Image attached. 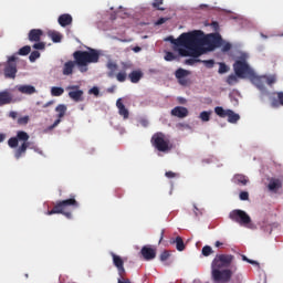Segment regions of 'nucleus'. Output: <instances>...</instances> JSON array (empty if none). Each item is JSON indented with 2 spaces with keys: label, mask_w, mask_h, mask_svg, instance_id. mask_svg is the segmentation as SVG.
Here are the masks:
<instances>
[{
  "label": "nucleus",
  "mask_w": 283,
  "mask_h": 283,
  "mask_svg": "<svg viewBox=\"0 0 283 283\" xmlns=\"http://www.w3.org/2000/svg\"><path fill=\"white\" fill-rule=\"evenodd\" d=\"M55 112L57 113V119L49 127V129H54V127H59L61 124V119L64 118L66 112H67V106L65 104H59L55 107Z\"/></svg>",
  "instance_id": "15"
},
{
  "label": "nucleus",
  "mask_w": 283,
  "mask_h": 283,
  "mask_svg": "<svg viewBox=\"0 0 283 283\" xmlns=\"http://www.w3.org/2000/svg\"><path fill=\"white\" fill-rule=\"evenodd\" d=\"M184 48H180L178 50L180 56H192L193 59H198L199 56L202 55V51H200V48H193V49H187L186 46Z\"/></svg>",
  "instance_id": "16"
},
{
  "label": "nucleus",
  "mask_w": 283,
  "mask_h": 283,
  "mask_svg": "<svg viewBox=\"0 0 283 283\" xmlns=\"http://www.w3.org/2000/svg\"><path fill=\"white\" fill-rule=\"evenodd\" d=\"M201 253L205 258H209L213 253V249L210 245H205L201 250Z\"/></svg>",
  "instance_id": "36"
},
{
  "label": "nucleus",
  "mask_w": 283,
  "mask_h": 283,
  "mask_svg": "<svg viewBox=\"0 0 283 283\" xmlns=\"http://www.w3.org/2000/svg\"><path fill=\"white\" fill-rule=\"evenodd\" d=\"M106 67L108 70L107 76L109 78H114V76L116 75V71L118 70V64L113 61H108Z\"/></svg>",
  "instance_id": "27"
},
{
  "label": "nucleus",
  "mask_w": 283,
  "mask_h": 283,
  "mask_svg": "<svg viewBox=\"0 0 283 283\" xmlns=\"http://www.w3.org/2000/svg\"><path fill=\"white\" fill-rule=\"evenodd\" d=\"M221 48H222V52H229L232 46H231V43L223 41V44L221 45Z\"/></svg>",
  "instance_id": "49"
},
{
  "label": "nucleus",
  "mask_w": 283,
  "mask_h": 283,
  "mask_svg": "<svg viewBox=\"0 0 283 283\" xmlns=\"http://www.w3.org/2000/svg\"><path fill=\"white\" fill-rule=\"evenodd\" d=\"M116 78L119 83H125L127 81V73H125V71H120L117 73Z\"/></svg>",
  "instance_id": "37"
},
{
  "label": "nucleus",
  "mask_w": 283,
  "mask_h": 283,
  "mask_svg": "<svg viewBox=\"0 0 283 283\" xmlns=\"http://www.w3.org/2000/svg\"><path fill=\"white\" fill-rule=\"evenodd\" d=\"M252 83L253 85H255V87L258 88L259 92H261V99L263 98V96H269V90H266V80L264 76H254L252 78Z\"/></svg>",
  "instance_id": "13"
},
{
  "label": "nucleus",
  "mask_w": 283,
  "mask_h": 283,
  "mask_svg": "<svg viewBox=\"0 0 283 283\" xmlns=\"http://www.w3.org/2000/svg\"><path fill=\"white\" fill-rule=\"evenodd\" d=\"M53 103H54V102L50 101V102L45 103V104L43 105V107H44V108H45V107H50V105H53Z\"/></svg>",
  "instance_id": "60"
},
{
  "label": "nucleus",
  "mask_w": 283,
  "mask_h": 283,
  "mask_svg": "<svg viewBox=\"0 0 283 283\" xmlns=\"http://www.w3.org/2000/svg\"><path fill=\"white\" fill-rule=\"evenodd\" d=\"M30 123V116L25 115L18 118V125H28Z\"/></svg>",
  "instance_id": "41"
},
{
  "label": "nucleus",
  "mask_w": 283,
  "mask_h": 283,
  "mask_svg": "<svg viewBox=\"0 0 283 283\" xmlns=\"http://www.w3.org/2000/svg\"><path fill=\"white\" fill-rule=\"evenodd\" d=\"M74 61L70 60L64 63L62 67L63 76H72L74 69L80 67V72H87L90 63H98L101 59V51L87 48V51H75L73 53Z\"/></svg>",
  "instance_id": "2"
},
{
  "label": "nucleus",
  "mask_w": 283,
  "mask_h": 283,
  "mask_svg": "<svg viewBox=\"0 0 283 283\" xmlns=\"http://www.w3.org/2000/svg\"><path fill=\"white\" fill-rule=\"evenodd\" d=\"M88 93L94 94V96H98V94H101V91L98 90V87L94 86L88 91Z\"/></svg>",
  "instance_id": "51"
},
{
  "label": "nucleus",
  "mask_w": 283,
  "mask_h": 283,
  "mask_svg": "<svg viewBox=\"0 0 283 283\" xmlns=\"http://www.w3.org/2000/svg\"><path fill=\"white\" fill-rule=\"evenodd\" d=\"M233 262V255L231 254H219L212 261V269H226Z\"/></svg>",
  "instance_id": "9"
},
{
  "label": "nucleus",
  "mask_w": 283,
  "mask_h": 283,
  "mask_svg": "<svg viewBox=\"0 0 283 283\" xmlns=\"http://www.w3.org/2000/svg\"><path fill=\"white\" fill-rule=\"evenodd\" d=\"M41 57V53L39 51H33L31 52L29 60L31 63H34V61H36V59Z\"/></svg>",
  "instance_id": "38"
},
{
  "label": "nucleus",
  "mask_w": 283,
  "mask_h": 283,
  "mask_svg": "<svg viewBox=\"0 0 283 283\" xmlns=\"http://www.w3.org/2000/svg\"><path fill=\"white\" fill-rule=\"evenodd\" d=\"M221 268H212V280L214 282L227 283L231 282L233 272L231 270H220Z\"/></svg>",
  "instance_id": "8"
},
{
  "label": "nucleus",
  "mask_w": 283,
  "mask_h": 283,
  "mask_svg": "<svg viewBox=\"0 0 283 283\" xmlns=\"http://www.w3.org/2000/svg\"><path fill=\"white\" fill-rule=\"evenodd\" d=\"M165 176L166 178H176L178 174L170 170V171H166Z\"/></svg>",
  "instance_id": "53"
},
{
  "label": "nucleus",
  "mask_w": 283,
  "mask_h": 283,
  "mask_svg": "<svg viewBox=\"0 0 283 283\" xmlns=\"http://www.w3.org/2000/svg\"><path fill=\"white\" fill-rule=\"evenodd\" d=\"M30 135L25 130H18L15 137H11L8 140L9 147L11 149H15L19 147V143H22L21 146L15 150L14 158L19 160L21 156H24L25 151H28V147H30Z\"/></svg>",
  "instance_id": "3"
},
{
  "label": "nucleus",
  "mask_w": 283,
  "mask_h": 283,
  "mask_svg": "<svg viewBox=\"0 0 283 283\" xmlns=\"http://www.w3.org/2000/svg\"><path fill=\"white\" fill-rule=\"evenodd\" d=\"M151 145L155 147V149H157V151H161L163 154L171 151V144L163 133H156L153 135Z\"/></svg>",
  "instance_id": "5"
},
{
  "label": "nucleus",
  "mask_w": 283,
  "mask_h": 283,
  "mask_svg": "<svg viewBox=\"0 0 283 283\" xmlns=\"http://www.w3.org/2000/svg\"><path fill=\"white\" fill-rule=\"evenodd\" d=\"M143 258L147 261L154 260L156 258V250L150 247H143L140 251Z\"/></svg>",
  "instance_id": "21"
},
{
  "label": "nucleus",
  "mask_w": 283,
  "mask_h": 283,
  "mask_svg": "<svg viewBox=\"0 0 283 283\" xmlns=\"http://www.w3.org/2000/svg\"><path fill=\"white\" fill-rule=\"evenodd\" d=\"M229 72V66L224 63L219 64V74H227Z\"/></svg>",
  "instance_id": "44"
},
{
  "label": "nucleus",
  "mask_w": 283,
  "mask_h": 283,
  "mask_svg": "<svg viewBox=\"0 0 283 283\" xmlns=\"http://www.w3.org/2000/svg\"><path fill=\"white\" fill-rule=\"evenodd\" d=\"M242 260L244 261V262H249V259L247 258V256H242Z\"/></svg>",
  "instance_id": "63"
},
{
  "label": "nucleus",
  "mask_w": 283,
  "mask_h": 283,
  "mask_svg": "<svg viewBox=\"0 0 283 283\" xmlns=\"http://www.w3.org/2000/svg\"><path fill=\"white\" fill-rule=\"evenodd\" d=\"M30 52H32V48L30 45H24L18 51V54L19 56H28Z\"/></svg>",
  "instance_id": "34"
},
{
  "label": "nucleus",
  "mask_w": 283,
  "mask_h": 283,
  "mask_svg": "<svg viewBox=\"0 0 283 283\" xmlns=\"http://www.w3.org/2000/svg\"><path fill=\"white\" fill-rule=\"evenodd\" d=\"M170 114L176 118H187V116H189V109L184 106H176L171 109Z\"/></svg>",
  "instance_id": "18"
},
{
  "label": "nucleus",
  "mask_w": 283,
  "mask_h": 283,
  "mask_svg": "<svg viewBox=\"0 0 283 283\" xmlns=\"http://www.w3.org/2000/svg\"><path fill=\"white\" fill-rule=\"evenodd\" d=\"M66 91L69 92V97L71 101H74V103H83L85 98L83 97V90H81V86L78 85H70L66 87Z\"/></svg>",
  "instance_id": "12"
},
{
  "label": "nucleus",
  "mask_w": 283,
  "mask_h": 283,
  "mask_svg": "<svg viewBox=\"0 0 283 283\" xmlns=\"http://www.w3.org/2000/svg\"><path fill=\"white\" fill-rule=\"evenodd\" d=\"M17 56L12 55L4 65V76L6 78H17Z\"/></svg>",
  "instance_id": "10"
},
{
  "label": "nucleus",
  "mask_w": 283,
  "mask_h": 283,
  "mask_svg": "<svg viewBox=\"0 0 283 283\" xmlns=\"http://www.w3.org/2000/svg\"><path fill=\"white\" fill-rule=\"evenodd\" d=\"M64 93H65V90L63 87L53 86L51 88V94L53 96H63Z\"/></svg>",
  "instance_id": "33"
},
{
  "label": "nucleus",
  "mask_w": 283,
  "mask_h": 283,
  "mask_svg": "<svg viewBox=\"0 0 283 283\" xmlns=\"http://www.w3.org/2000/svg\"><path fill=\"white\" fill-rule=\"evenodd\" d=\"M273 94L277 97V99H272L271 107H273V109H277L280 105L283 107V92H275Z\"/></svg>",
  "instance_id": "25"
},
{
  "label": "nucleus",
  "mask_w": 283,
  "mask_h": 283,
  "mask_svg": "<svg viewBox=\"0 0 283 283\" xmlns=\"http://www.w3.org/2000/svg\"><path fill=\"white\" fill-rule=\"evenodd\" d=\"M164 1L163 0H155L153 2V8H155V10H160L161 12H164L165 8L160 7L163 6Z\"/></svg>",
  "instance_id": "39"
},
{
  "label": "nucleus",
  "mask_w": 283,
  "mask_h": 283,
  "mask_svg": "<svg viewBox=\"0 0 283 283\" xmlns=\"http://www.w3.org/2000/svg\"><path fill=\"white\" fill-rule=\"evenodd\" d=\"M233 180H234L235 185L247 186L249 184V178H247V176H244V175H235L233 177Z\"/></svg>",
  "instance_id": "29"
},
{
  "label": "nucleus",
  "mask_w": 283,
  "mask_h": 283,
  "mask_svg": "<svg viewBox=\"0 0 283 283\" xmlns=\"http://www.w3.org/2000/svg\"><path fill=\"white\" fill-rule=\"evenodd\" d=\"M229 218L232 222H237V224H240L241 227H249V224H251V217L240 209L232 210L229 213Z\"/></svg>",
  "instance_id": "6"
},
{
  "label": "nucleus",
  "mask_w": 283,
  "mask_h": 283,
  "mask_svg": "<svg viewBox=\"0 0 283 283\" xmlns=\"http://www.w3.org/2000/svg\"><path fill=\"white\" fill-rule=\"evenodd\" d=\"M228 85H234V83H238V76L231 74L227 77Z\"/></svg>",
  "instance_id": "43"
},
{
  "label": "nucleus",
  "mask_w": 283,
  "mask_h": 283,
  "mask_svg": "<svg viewBox=\"0 0 283 283\" xmlns=\"http://www.w3.org/2000/svg\"><path fill=\"white\" fill-rule=\"evenodd\" d=\"M165 61H176V54L174 52H166Z\"/></svg>",
  "instance_id": "47"
},
{
  "label": "nucleus",
  "mask_w": 283,
  "mask_h": 283,
  "mask_svg": "<svg viewBox=\"0 0 283 283\" xmlns=\"http://www.w3.org/2000/svg\"><path fill=\"white\" fill-rule=\"evenodd\" d=\"M69 207L78 208V201L74 199V196L70 199L57 201L56 205L46 212V216H54L55 213H61L65 216L69 220H72V212L67 211Z\"/></svg>",
  "instance_id": "4"
},
{
  "label": "nucleus",
  "mask_w": 283,
  "mask_h": 283,
  "mask_svg": "<svg viewBox=\"0 0 283 283\" xmlns=\"http://www.w3.org/2000/svg\"><path fill=\"white\" fill-rule=\"evenodd\" d=\"M239 198L240 200H249V193L247 191H241Z\"/></svg>",
  "instance_id": "50"
},
{
  "label": "nucleus",
  "mask_w": 283,
  "mask_h": 283,
  "mask_svg": "<svg viewBox=\"0 0 283 283\" xmlns=\"http://www.w3.org/2000/svg\"><path fill=\"white\" fill-rule=\"evenodd\" d=\"M6 140V134L1 133L0 134V143H3Z\"/></svg>",
  "instance_id": "59"
},
{
  "label": "nucleus",
  "mask_w": 283,
  "mask_h": 283,
  "mask_svg": "<svg viewBox=\"0 0 283 283\" xmlns=\"http://www.w3.org/2000/svg\"><path fill=\"white\" fill-rule=\"evenodd\" d=\"M143 50V48H140V46H134L133 48V52H135V53H138V52H140Z\"/></svg>",
  "instance_id": "57"
},
{
  "label": "nucleus",
  "mask_w": 283,
  "mask_h": 283,
  "mask_svg": "<svg viewBox=\"0 0 283 283\" xmlns=\"http://www.w3.org/2000/svg\"><path fill=\"white\" fill-rule=\"evenodd\" d=\"M143 76H144V74H143V71H140V70L133 71L128 74V78H129L130 83H139L140 78H143Z\"/></svg>",
  "instance_id": "26"
},
{
  "label": "nucleus",
  "mask_w": 283,
  "mask_h": 283,
  "mask_svg": "<svg viewBox=\"0 0 283 283\" xmlns=\"http://www.w3.org/2000/svg\"><path fill=\"white\" fill-rule=\"evenodd\" d=\"M200 63H203V65H206V67L208 70H211V67H213V65H216V61H213V60H201Z\"/></svg>",
  "instance_id": "40"
},
{
  "label": "nucleus",
  "mask_w": 283,
  "mask_h": 283,
  "mask_svg": "<svg viewBox=\"0 0 283 283\" xmlns=\"http://www.w3.org/2000/svg\"><path fill=\"white\" fill-rule=\"evenodd\" d=\"M117 283H132V281H129V279H124V276L120 279H118Z\"/></svg>",
  "instance_id": "55"
},
{
  "label": "nucleus",
  "mask_w": 283,
  "mask_h": 283,
  "mask_svg": "<svg viewBox=\"0 0 283 283\" xmlns=\"http://www.w3.org/2000/svg\"><path fill=\"white\" fill-rule=\"evenodd\" d=\"M133 65L129 62H122V72L127 73V70H132Z\"/></svg>",
  "instance_id": "46"
},
{
  "label": "nucleus",
  "mask_w": 283,
  "mask_h": 283,
  "mask_svg": "<svg viewBox=\"0 0 283 283\" xmlns=\"http://www.w3.org/2000/svg\"><path fill=\"white\" fill-rule=\"evenodd\" d=\"M171 43L177 48H187V50L202 48V45H208L209 50H216V48H222L224 40L220 33L202 36V31H192L180 34L178 39H171Z\"/></svg>",
  "instance_id": "1"
},
{
  "label": "nucleus",
  "mask_w": 283,
  "mask_h": 283,
  "mask_svg": "<svg viewBox=\"0 0 283 283\" xmlns=\"http://www.w3.org/2000/svg\"><path fill=\"white\" fill-rule=\"evenodd\" d=\"M50 39H52L53 43H61V40L63 39V35L56 31L49 32Z\"/></svg>",
  "instance_id": "30"
},
{
  "label": "nucleus",
  "mask_w": 283,
  "mask_h": 283,
  "mask_svg": "<svg viewBox=\"0 0 283 283\" xmlns=\"http://www.w3.org/2000/svg\"><path fill=\"white\" fill-rule=\"evenodd\" d=\"M249 264H259L256 263V261H253V260H248Z\"/></svg>",
  "instance_id": "62"
},
{
  "label": "nucleus",
  "mask_w": 283,
  "mask_h": 283,
  "mask_svg": "<svg viewBox=\"0 0 283 283\" xmlns=\"http://www.w3.org/2000/svg\"><path fill=\"white\" fill-rule=\"evenodd\" d=\"M18 92H21V94H36V88L32 85H20L18 86Z\"/></svg>",
  "instance_id": "28"
},
{
  "label": "nucleus",
  "mask_w": 283,
  "mask_h": 283,
  "mask_svg": "<svg viewBox=\"0 0 283 283\" xmlns=\"http://www.w3.org/2000/svg\"><path fill=\"white\" fill-rule=\"evenodd\" d=\"M165 238V230H161V233H160V239H159V243L163 242V239Z\"/></svg>",
  "instance_id": "58"
},
{
  "label": "nucleus",
  "mask_w": 283,
  "mask_h": 283,
  "mask_svg": "<svg viewBox=\"0 0 283 283\" xmlns=\"http://www.w3.org/2000/svg\"><path fill=\"white\" fill-rule=\"evenodd\" d=\"M14 103V97L12 96V93L10 90H4L0 92V107H3V105H10Z\"/></svg>",
  "instance_id": "17"
},
{
  "label": "nucleus",
  "mask_w": 283,
  "mask_h": 283,
  "mask_svg": "<svg viewBox=\"0 0 283 283\" xmlns=\"http://www.w3.org/2000/svg\"><path fill=\"white\" fill-rule=\"evenodd\" d=\"M72 21L73 19L70 13L61 14L57 19V23H60L62 28H67V25H72Z\"/></svg>",
  "instance_id": "24"
},
{
  "label": "nucleus",
  "mask_w": 283,
  "mask_h": 283,
  "mask_svg": "<svg viewBox=\"0 0 283 283\" xmlns=\"http://www.w3.org/2000/svg\"><path fill=\"white\" fill-rule=\"evenodd\" d=\"M42 36H43V30L41 29H32L29 31V34H28V39L31 43H39Z\"/></svg>",
  "instance_id": "19"
},
{
  "label": "nucleus",
  "mask_w": 283,
  "mask_h": 283,
  "mask_svg": "<svg viewBox=\"0 0 283 283\" xmlns=\"http://www.w3.org/2000/svg\"><path fill=\"white\" fill-rule=\"evenodd\" d=\"M111 255L113 259V264L118 271V275L120 277H125V261H123V258H120L118 254H115L114 252H112Z\"/></svg>",
  "instance_id": "14"
},
{
  "label": "nucleus",
  "mask_w": 283,
  "mask_h": 283,
  "mask_svg": "<svg viewBox=\"0 0 283 283\" xmlns=\"http://www.w3.org/2000/svg\"><path fill=\"white\" fill-rule=\"evenodd\" d=\"M18 116H19V113H17L14 111H11L9 113V118H12V120H17Z\"/></svg>",
  "instance_id": "54"
},
{
  "label": "nucleus",
  "mask_w": 283,
  "mask_h": 283,
  "mask_svg": "<svg viewBox=\"0 0 283 283\" xmlns=\"http://www.w3.org/2000/svg\"><path fill=\"white\" fill-rule=\"evenodd\" d=\"M167 18H160L155 22V25H163L164 23H167Z\"/></svg>",
  "instance_id": "52"
},
{
  "label": "nucleus",
  "mask_w": 283,
  "mask_h": 283,
  "mask_svg": "<svg viewBox=\"0 0 283 283\" xmlns=\"http://www.w3.org/2000/svg\"><path fill=\"white\" fill-rule=\"evenodd\" d=\"M234 73L239 78H244L251 74V67L245 61L239 60L234 63Z\"/></svg>",
  "instance_id": "11"
},
{
  "label": "nucleus",
  "mask_w": 283,
  "mask_h": 283,
  "mask_svg": "<svg viewBox=\"0 0 283 283\" xmlns=\"http://www.w3.org/2000/svg\"><path fill=\"white\" fill-rule=\"evenodd\" d=\"M264 78H265V83L270 86L275 85V83H277V76L275 75H270V76L264 75Z\"/></svg>",
  "instance_id": "35"
},
{
  "label": "nucleus",
  "mask_w": 283,
  "mask_h": 283,
  "mask_svg": "<svg viewBox=\"0 0 283 283\" xmlns=\"http://www.w3.org/2000/svg\"><path fill=\"white\" fill-rule=\"evenodd\" d=\"M214 114L220 118H228V123L235 124L240 120V114H237L231 109H223L222 106L214 107Z\"/></svg>",
  "instance_id": "7"
},
{
  "label": "nucleus",
  "mask_w": 283,
  "mask_h": 283,
  "mask_svg": "<svg viewBox=\"0 0 283 283\" xmlns=\"http://www.w3.org/2000/svg\"><path fill=\"white\" fill-rule=\"evenodd\" d=\"M33 50H45V42H36L33 44Z\"/></svg>",
  "instance_id": "45"
},
{
  "label": "nucleus",
  "mask_w": 283,
  "mask_h": 283,
  "mask_svg": "<svg viewBox=\"0 0 283 283\" xmlns=\"http://www.w3.org/2000/svg\"><path fill=\"white\" fill-rule=\"evenodd\" d=\"M169 251H164L161 254H160V261L161 262H167V260H169Z\"/></svg>",
  "instance_id": "48"
},
{
  "label": "nucleus",
  "mask_w": 283,
  "mask_h": 283,
  "mask_svg": "<svg viewBox=\"0 0 283 283\" xmlns=\"http://www.w3.org/2000/svg\"><path fill=\"white\" fill-rule=\"evenodd\" d=\"M172 242L176 244L177 251H182L185 249V241L182 240V237H177Z\"/></svg>",
  "instance_id": "32"
},
{
  "label": "nucleus",
  "mask_w": 283,
  "mask_h": 283,
  "mask_svg": "<svg viewBox=\"0 0 283 283\" xmlns=\"http://www.w3.org/2000/svg\"><path fill=\"white\" fill-rule=\"evenodd\" d=\"M143 125H144V127H147V122L144 120V122H143Z\"/></svg>",
  "instance_id": "64"
},
{
  "label": "nucleus",
  "mask_w": 283,
  "mask_h": 283,
  "mask_svg": "<svg viewBox=\"0 0 283 283\" xmlns=\"http://www.w3.org/2000/svg\"><path fill=\"white\" fill-rule=\"evenodd\" d=\"M268 189H269V191H272L273 193H277V190L282 189V180L275 179V178L270 179Z\"/></svg>",
  "instance_id": "23"
},
{
  "label": "nucleus",
  "mask_w": 283,
  "mask_h": 283,
  "mask_svg": "<svg viewBox=\"0 0 283 283\" xmlns=\"http://www.w3.org/2000/svg\"><path fill=\"white\" fill-rule=\"evenodd\" d=\"M211 25H212V28H214V30H218V28H220V24L218 22H216V21H213L211 23Z\"/></svg>",
  "instance_id": "56"
},
{
  "label": "nucleus",
  "mask_w": 283,
  "mask_h": 283,
  "mask_svg": "<svg viewBox=\"0 0 283 283\" xmlns=\"http://www.w3.org/2000/svg\"><path fill=\"white\" fill-rule=\"evenodd\" d=\"M199 118L203 123H209L211 120V111H203L200 113Z\"/></svg>",
  "instance_id": "31"
},
{
  "label": "nucleus",
  "mask_w": 283,
  "mask_h": 283,
  "mask_svg": "<svg viewBox=\"0 0 283 283\" xmlns=\"http://www.w3.org/2000/svg\"><path fill=\"white\" fill-rule=\"evenodd\" d=\"M214 245H216L217 248H220V247H222V242L217 241V242L214 243Z\"/></svg>",
  "instance_id": "61"
},
{
  "label": "nucleus",
  "mask_w": 283,
  "mask_h": 283,
  "mask_svg": "<svg viewBox=\"0 0 283 283\" xmlns=\"http://www.w3.org/2000/svg\"><path fill=\"white\" fill-rule=\"evenodd\" d=\"M176 78H178L180 85H187V80H185L186 76H189V71L185 69H178L175 72Z\"/></svg>",
  "instance_id": "22"
},
{
  "label": "nucleus",
  "mask_w": 283,
  "mask_h": 283,
  "mask_svg": "<svg viewBox=\"0 0 283 283\" xmlns=\"http://www.w3.org/2000/svg\"><path fill=\"white\" fill-rule=\"evenodd\" d=\"M202 60L198 57H191L185 61L186 65H196V63H200Z\"/></svg>",
  "instance_id": "42"
},
{
  "label": "nucleus",
  "mask_w": 283,
  "mask_h": 283,
  "mask_svg": "<svg viewBox=\"0 0 283 283\" xmlns=\"http://www.w3.org/2000/svg\"><path fill=\"white\" fill-rule=\"evenodd\" d=\"M116 107L118 109L119 116H123L124 120H127V118H129V109H127L125 104H123V98H118L116 101Z\"/></svg>",
  "instance_id": "20"
}]
</instances>
